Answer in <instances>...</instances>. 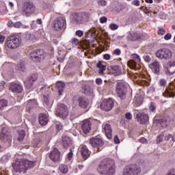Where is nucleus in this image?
I'll return each mask as SVG.
<instances>
[{"label": "nucleus", "mask_w": 175, "mask_h": 175, "mask_svg": "<svg viewBox=\"0 0 175 175\" xmlns=\"http://www.w3.org/2000/svg\"><path fill=\"white\" fill-rule=\"evenodd\" d=\"M125 118H126V120H132V114L129 112H127L126 114H125Z\"/></svg>", "instance_id": "obj_59"}, {"label": "nucleus", "mask_w": 175, "mask_h": 175, "mask_svg": "<svg viewBox=\"0 0 175 175\" xmlns=\"http://www.w3.org/2000/svg\"><path fill=\"white\" fill-rule=\"evenodd\" d=\"M35 10H36V8L33 5V3L29 2H25L23 7V11L28 14H32V13H35Z\"/></svg>", "instance_id": "obj_15"}, {"label": "nucleus", "mask_w": 175, "mask_h": 175, "mask_svg": "<svg viewBox=\"0 0 175 175\" xmlns=\"http://www.w3.org/2000/svg\"><path fill=\"white\" fill-rule=\"evenodd\" d=\"M56 116L65 120L69 116V109L68 107L64 103H59L57 105V108L56 110Z\"/></svg>", "instance_id": "obj_7"}, {"label": "nucleus", "mask_w": 175, "mask_h": 175, "mask_svg": "<svg viewBox=\"0 0 175 175\" xmlns=\"http://www.w3.org/2000/svg\"><path fill=\"white\" fill-rule=\"evenodd\" d=\"M150 68L154 70V73H159L161 65L159 62L154 61L150 64Z\"/></svg>", "instance_id": "obj_35"}, {"label": "nucleus", "mask_w": 175, "mask_h": 175, "mask_svg": "<svg viewBox=\"0 0 175 175\" xmlns=\"http://www.w3.org/2000/svg\"><path fill=\"white\" fill-rule=\"evenodd\" d=\"M114 142L116 143V144H119L120 143V138H118V135H116L113 138Z\"/></svg>", "instance_id": "obj_62"}, {"label": "nucleus", "mask_w": 175, "mask_h": 175, "mask_svg": "<svg viewBox=\"0 0 175 175\" xmlns=\"http://www.w3.org/2000/svg\"><path fill=\"white\" fill-rule=\"evenodd\" d=\"M163 140V134L160 135L159 137L157 138V143H161Z\"/></svg>", "instance_id": "obj_55"}, {"label": "nucleus", "mask_w": 175, "mask_h": 175, "mask_svg": "<svg viewBox=\"0 0 175 175\" xmlns=\"http://www.w3.org/2000/svg\"><path fill=\"white\" fill-rule=\"evenodd\" d=\"M91 125L92 123L90 120H85L83 121L81 124V129L85 135L89 133L90 131H91Z\"/></svg>", "instance_id": "obj_19"}, {"label": "nucleus", "mask_w": 175, "mask_h": 175, "mask_svg": "<svg viewBox=\"0 0 175 175\" xmlns=\"http://www.w3.org/2000/svg\"><path fill=\"white\" fill-rule=\"evenodd\" d=\"M163 96L165 98H173V96H175L174 90L169 88H166L165 91L163 93Z\"/></svg>", "instance_id": "obj_32"}, {"label": "nucleus", "mask_w": 175, "mask_h": 175, "mask_svg": "<svg viewBox=\"0 0 175 175\" xmlns=\"http://www.w3.org/2000/svg\"><path fill=\"white\" fill-rule=\"evenodd\" d=\"M127 39L131 42H137V40L142 39V34L137 32L129 33Z\"/></svg>", "instance_id": "obj_21"}, {"label": "nucleus", "mask_w": 175, "mask_h": 175, "mask_svg": "<svg viewBox=\"0 0 175 175\" xmlns=\"http://www.w3.org/2000/svg\"><path fill=\"white\" fill-rule=\"evenodd\" d=\"M90 17H91L90 12H81V23L85 24V23H88L90 21Z\"/></svg>", "instance_id": "obj_24"}, {"label": "nucleus", "mask_w": 175, "mask_h": 175, "mask_svg": "<svg viewBox=\"0 0 175 175\" xmlns=\"http://www.w3.org/2000/svg\"><path fill=\"white\" fill-rule=\"evenodd\" d=\"M8 88L12 92L16 94H21L23 92V85L20 82H11L9 84Z\"/></svg>", "instance_id": "obj_13"}, {"label": "nucleus", "mask_w": 175, "mask_h": 175, "mask_svg": "<svg viewBox=\"0 0 175 175\" xmlns=\"http://www.w3.org/2000/svg\"><path fill=\"white\" fill-rule=\"evenodd\" d=\"M150 117L148 114L143 112L142 113L137 114V121L142 125H146L148 122Z\"/></svg>", "instance_id": "obj_17"}, {"label": "nucleus", "mask_w": 175, "mask_h": 175, "mask_svg": "<svg viewBox=\"0 0 175 175\" xmlns=\"http://www.w3.org/2000/svg\"><path fill=\"white\" fill-rule=\"evenodd\" d=\"M103 83V81L102 80V79L98 78L96 79V84H97V85H102Z\"/></svg>", "instance_id": "obj_52"}, {"label": "nucleus", "mask_w": 175, "mask_h": 175, "mask_svg": "<svg viewBox=\"0 0 175 175\" xmlns=\"http://www.w3.org/2000/svg\"><path fill=\"white\" fill-rule=\"evenodd\" d=\"M39 123L40 125H47L49 122V118H47V115L44 113H40L39 115Z\"/></svg>", "instance_id": "obj_30"}, {"label": "nucleus", "mask_w": 175, "mask_h": 175, "mask_svg": "<svg viewBox=\"0 0 175 175\" xmlns=\"http://www.w3.org/2000/svg\"><path fill=\"white\" fill-rule=\"evenodd\" d=\"M156 109H157V107H155V103H151L149 107V110H150V111H154Z\"/></svg>", "instance_id": "obj_50"}, {"label": "nucleus", "mask_w": 175, "mask_h": 175, "mask_svg": "<svg viewBox=\"0 0 175 175\" xmlns=\"http://www.w3.org/2000/svg\"><path fill=\"white\" fill-rule=\"evenodd\" d=\"M109 28H110L112 31H116V29H118V25L112 23V24H111V25H109Z\"/></svg>", "instance_id": "obj_49"}, {"label": "nucleus", "mask_w": 175, "mask_h": 175, "mask_svg": "<svg viewBox=\"0 0 175 175\" xmlns=\"http://www.w3.org/2000/svg\"><path fill=\"white\" fill-rule=\"evenodd\" d=\"M175 72V64H170L169 67L167 68V73L168 75H174Z\"/></svg>", "instance_id": "obj_40"}, {"label": "nucleus", "mask_w": 175, "mask_h": 175, "mask_svg": "<svg viewBox=\"0 0 175 175\" xmlns=\"http://www.w3.org/2000/svg\"><path fill=\"white\" fill-rule=\"evenodd\" d=\"M157 35H161L163 36V35H165V33H166V31L162 27H157Z\"/></svg>", "instance_id": "obj_45"}, {"label": "nucleus", "mask_w": 175, "mask_h": 175, "mask_svg": "<svg viewBox=\"0 0 175 175\" xmlns=\"http://www.w3.org/2000/svg\"><path fill=\"white\" fill-rule=\"evenodd\" d=\"M103 131L105 132L107 139H109V140L113 138V131L111 130V126H110V124H103Z\"/></svg>", "instance_id": "obj_20"}, {"label": "nucleus", "mask_w": 175, "mask_h": 175, "mask_svg": "<svg viewBox=\"0 0 175 175\" xmlns=\"http://www.w3.org/2000/svg\"><path fill=\"white\" fill-rule=\"evenodd\" d=\"M166 84H167V81L165 79H161L159 81V85L161 88H165L166 87Z\"/></svg>", "instance_id": "obj_43"}, {"label": "nucleus", "mask_w": 175, "mask_h": 175, "mask_svg": "<svg viewBox=\"0 0 175 175\" xmlns=\"http://www.w3.org/2000/svg\"><path fill=\"white\" fill-rule=\"evenodd\" d=\"M66 25V19L63 16H59L53 21V29L55 31H62Z\"/></svg>", "instance_id": "obj_9"}, {"label": "nucleus", "mask_w": 175, "mask_h": 175, "mask_svg": "<svg viewBox=\"0 0 175 175\" xmlns=\"http://www.w3.org/2000/svg\"><path fill=\"white\" fill-rule=\"evenodd\" d=\"M29 58L33 62H40L44 59V51L43 49H36L29 53Z\"/></svg>", "instance_id": "obj_6"}, {"label": "nucleus", "mask_w": 175, "mask_h": 175, "mask_svg": "<svg viewBox=\"0 0 175 175\" xmlns=\"http://www.w3.org/2000/svg\"><path fill=\"white\" fill-rule=\"evenodd\" d=\"M0 139L4 143H6V142L10 143V142H12V135H10V133L8 131V130L3 129L1 132Z\"/></svg>", "instance_id": "obj_18"}, {"label": "nucleus", "mask_w": 175, "mask_h": 175, "mask_svg": "<svg viewBox=\"0 0 175 175\" xmlns=\"http://www.w3.org/2000/svg\"><path fill=\"white\" fill-rule=\"evenodd\" d=\"M159 124L161 125H163L165 126H170L172 125V122L173 120H170V118H167V119L162 118L158 120Z\"/></svg>", "instance_id": "obj_34"}, {"label": "nucleus", "mask_w": 175, "mask_h": 175, "mask_svg": "<svg viewBox=\"0 0 175 175\" xmlns=\"http://www.w3.org/2000/svg\"><path fill=\"white\" fill-rule=\"evenodd\" d=\"M44 105H46V106H50V96L44 95Z\"/></svg>", "instance_id": "obj_44"}, {"label": "nucleus", "mask_w": 175, "mask_h": 175, "mask_svg": "<svg viewBox=\"0 0 175 175\" xmlns=\"http://www.w3.org/2000/svg\"><path fill=\"white\" fill-rule=\"evenodd\" d=\"M70 43L72 44V46H77L80 42L77 38H72Z\"/></svg>", "instance_id": "obj_46"}, {"label": "nucleus", "mask_w": 175, "mask_h": 175, "mask_svg": "<svg viewBox=\"0 0 175 175\" xmlns=\"http://www.w3.org/2000/svg\"><path fill=\"white\" fill-rule=\"evenodd\" d=\"M98 173L103 175H114L116 173V163L109 158L100 161L96 167Z\"/></svg>", "instance_id": "obj_1"}, {"label": "nucleus", "mask_w": 175, "mask_h": 175, "mask_svg": "<svg viewBox=\"0 0 175 175\" xmlns=\"http://www.w3.org/2000/svg\"><path fill=\"white\" fill-rule=\"evenodd\" d=\"M165 40H170L172 39V34L170 33H167L165 36H164Z\"/></svg>", "instance_id": "obj_56"}, {"label": "nucleus", "mask_w": 175, "mask_h": 175, "mask_svg": "<svg viewBox=\"0 0 175 175\" xmlns=\"http://www.w3.org/2000/svg\"><path fill=\"white\" fill-rule=\"evenodd\" d=\"M18 70H21L22 72H24V70H25V66L24 65V64H18Z\"/></svg>", "instance_id": "obj_48"}, {"label": "nucleus", "mask_w": 175, "mask_h": 175, "mask_svg": "<svg viewBox=\"0 0 175 175\" xmlns=\"http://www.w3.org/2000/svg\"><path fill=\"white\" fill-rule=\"evenodd\" d=\"M23 163L25 169L26 170V173L28 169H32V167H34L35 165H36L35 161H31L29 160H23Z\"/></svg>", "instance_id": "obj_26"}, {"label": "nucleus", "mask_w": 175, "mask_h": 175, "mask_svg": "<svg viewBox=\"0 0 175 175\" xmlns=\"http://www.w3.org/2000/svg\"><path fill=\"white\" fill-rule=\"evenodd\" d=\"M43 137H44L43 133H41L38 134L32 142L33 147H38V146H39V144L42 143V142L43 141Z\"/></svg>", "instance_id": "obj_25"}, {"label": "nucleus", "mask_w": 175, "mask_h": 175, "mask_svg": "<svg viewBox=\"0 0 175 175\" xmlns=\"http://www.w3.org/2000/svg\"><path fill=\"white\" fill-rule=\"evenodd\" d=\"M80 152L81 153L82 155V158H83V159H88V158H90V150H88V148L87 147V146L85 145H83L81 147V150Z\"/></svg>", "instance_id": "obj_22"}, {"label": "nucleus", "mask_w": 175, "mask_h": 175, "mask_svg": "<svg viewBox=\"0 0 175 175\" xmlns=\"http://www.w3.org/2000/svg\"><path fill=\"white\" fill-rule=\"evenodd\" d=\"M25 137V131L22 130L21 131H18V135L17 137L18 142H19V143H21V142L24 140Z\"/></svg>", "instance_id": "obj_37"}, {"label": "nucleus", "mask_w": 175, "mask_h": 175, "mask_svg": "<svg viewBox=\"0 0 175 175\" xmlns=\"http://www.w3.org/2000/svg\"><path fill=\"white\" fill-rule=\"evenodd\" d=\"M70 18L72 23L75 24H81V12L75 14Z\"/></svg>", "instance_id": "obj_28"}, {"label": "nucleus", "mask_w": 175, "mask_h": 175, "mask_svg": "<svg viewBox=\"0 0 175 175\" xmlns=\"http://www.w3.org/2000/svg\"><path fill=\"white\" fill-rule=\"evenodd\" d=\"M8 100L3 98L0 100V110H2L4 107L8 106Z\"/></svg>", "instance_id": "obj_42"}, {"label": "nucleus", "mask_w": 175, "mask_h": 175, "mask_svg": "<svg viewBox=\"0 0 175 175\" xmlns=\"http://www.w3.org/2000/svg\"><path fill=\"white\" fill-rule=\"evenodd\" d=\"M56 90L59 92V95H62L64 90H65V83L62 81H58L56 84Z\"/></svg>", "instance_id": "obj_33"}, {"label": "nucleus", "mask_w": 175, "mask_h": 175, "mask_svg": "<svg viewBox=\"0 0 175 175\" xmlns=\"http://www.w3.org/2000/svg\"><path fill=\"white\" fill-rule=\"evenodd\" d=\"M107 3L106 2V1H105V0H100L99 1H98V5H101V6H106V4H107Z\"/></svg>", "instance_id": "obj_60"}, {"label": "nucleus", "mask_w": 175, "mask_h": 175, "mask_svg": "<svg viewBox=\"0 0 175 175\" xmlns=\"http://www.w3.org/2000/svg\"><path fill=\"white\" fill-rule=\"evenodd\" d=\"M12 167L13 175H23L27 173V170L25 169L23 159H16L15 162L12 163Z\"/></svg>", "instance_id": "obj_3"}, {"label": "nucleus", "mask_w": 175, "mask_h": 175, "mask_svg": "<svg viewBox=\"0 0 175 175\" xmlns=\"http://www.w3.org/2000/svg\"><path fill=\"white\" fill-rule=\"evenodd\" d=\"M32 109H33V102L32 100H29L27 106H26V111L27 113H31V110H32Z\"/></svg>", "instance_id": "obj_41"}, {"label": "nucleus", "mask_w": 175, "mask_h": 175, "mask_svg": "<svg viewBox=\"0 0 175 175\" xmlns=\"http://www.w3.org/2000/svg\"><path fill=\"white\" fill-rule=\"evenodd\" d=\"M38 79V75L37 73L32 74L31 76L27 77L26 81L25 82L26 88H27L28 90L32 88L33 87V83H35V81H36Z\"/></svg>", "instance_id": "obj_14"}, {"label": "nucleus", "mask_w": 175, "mask_h": 175, "mask_svg": "<svg viewBox=\"0 0 175 175\" xmlns=\"http://www.w3.org/2000/svg\"><path fill=\"white\" fill-rule=\"evenodd\" d=\"M100 107L104 111H110L114 107V100L111 98L105 99L101 103Z\"/></svg>", "instance_id": "obj_11"}, {"label": "nucleus", "mask_w": 175, "mask_h": 175, "mask_svg": "<svg viewBox=\"0 0 175 175\" xmlns=\"http://www.w3.org/2000/svg\"><path fill=\"white\" fill-rule=\"evenodd\" d=\"M20 44H21V40L20 36L17 35L9 36L5 42V46L8 49H11V50L20 47Z\"/></svg>", "instance_id": "obj_2"}, {"label": "nucleus", "mask_w": 175, "mask_h": 175, "mask_svg": "<svg viewBox=\"0 0 175 175\" xmlns=\"http://www.w3.org/2000/svg\"><path fill=\"white\" fill-rule=\"evenodd\" d=\"M103 58H104V59H107V61H109V59H110V58H111V56H110L109 54L107 53L103 55Z\"/></svg>", "instance_id": "obj_64"}, {"label": "nucleus", "mask_w": 175, "mask_h": 175, "mask_svg": "<svg viewBox=\"0 0 175 175\" xmlns=\"http://www.w3.org/2000/svg\"><path fill=\"white\" fill-rule=\"evenodd\" d=\"M132 57L133 59L128 62V66L130 68V69L139 70V69H140V64H139V62L141 61L140 56H139L137 54H133L132 55Z\"/></svg>", "instance_id": "obj_10"}, {"label": "nucleus", "mask_w": 175, "mask_h": 175, "mask_svg": "<svg viewBox=\"0 0 175 175\" xmlns=\"http://www.w3.org/2000/svg\"><path fill=\"white\" fill-rule=\"evenodd\" d=\"M79 106L81 107V109H87L88 107V105H90V102L88 100L84 97H79L78 98Z\"/></svg>", "instance_id": "obj_23"}, {"label": "nucleus", "mask_w": 175, "mask_h": 175, "mask_svg": "<svg viewBox=\"0 0 175 175\" xmlns=\"http://www.w3.org/2000/svg\"><path fill=\"white\" fill-rule=\"evenodd\" d=\"M76 35L77 36H79V38H81V36L84 35V33L81 30H78L76 31Z\"/></svg>", "instance_id": "obj_57"}, {"label": "nucleus", "mask_w": 175, "mask_h": 175, "mask_svg": "<svg viewBox=\"0 0 175 175\" xmlns=\"http://www.w3.org/2000/svg\"><path fill=\"white\" fill-rule=\"evenodd\" d=\"M155 55L159 59H170L173 57V53L170 49H161L156 52Z\"/></svg>", "instance_id": "obj_8"}, {"label": "nucleus", "mask_w": 175, "mask_h": 175, "mask_svg": "<svg viewBox=\"0 0 175 175\" xmlns=\"http://www.w3.org/2000/svg\"><path fill=\"white\" fill-rule=\"evenodd\" d=\"M5 38L6 37L5 36L0 35V43L1 44H3V43L5 42Z\"/></svg>", "instance_id": "obj_63"}, {"label": "nucleus", "mask_w": 175, "mask_h": 175, "mask_svg": "<svg viewBox=\"0 0 175 175\" xmlns=\"http://www.w3.org/2000/svg\"><path fill=\"white\" fill-rule=\"evenodd\" d=\"M97 68H98V69H99V70H98L99 75H103V72H105V70H106V66L103 65L101 62H99L97 64Z\"/></svg>", "instance_id": "obj_39"}, {"label": "nucleus", "mask_w": 175, "mask_h": 175, "mask_svg": "<svg viewBox=\"0 0 175 175\" xmlns=\"http://www.w3.org/2000/svg\"><path fill=\"white\" fill-rule=\"evenodd\" d=\"M113 54L114 55H121V49H116L113 50Z\"/></svg>", "instance_id": "obj_51"}, {"label": "nucleus", "mask_w": 175, "mask_h": 175, "mask_svg": "<svg viewBox=\"0 0 175 175\" xmlns=\"http://www.w3.org/2000/svg\"><path fill=\"white\" fill-rule=\"evenodd\" d=\"M62 123L59 122H57L55 124V128L57 129V131H58V132H59V131H61L62 129Z\"/></svg>", "instance_id": "obj_47"}, {"label": "nucleus", "mask_w": 175, "mask_h": 175, "mask_svg": "<svg viewBox=\"0 0 175 175\" xmlns=\"http://www.w3.org/2000/svg\"><path fill=\"white\" fill-rule=\"evenodd\" d=\"M68 161H72V158H73V152H72V149H70V152L67 155Z\"/></svg>", "instance_id": "obj_54"}, {"label": "nucleus", "mask_w": 175, "mask_h": 175, "mask_svg": "<svg viewBox=\"0 0 175 175\" xmlns=\"http://www.w3.org/2000/svg\"><path fill=\"white\" fill-rule=\"evenodd\" d=\"M90 144H91L92 147L97 148L96 152H99L102 151L100 147H103L105 142L100 138L92 137L90 139Z\"/></svg>", "instance_id": "obj_12"}, {"label": "nucleus", "mask_w": 175, "mask_h": 175, "mask_svg": "<svg viewBox=\"0 0 175 175\" xmlns=\"http://www.w3.org/2000/svg\"><path fill=\"white\" fill-rule=\"evenodd\" d=\"M109 73L113 76H118L121 75V68H120L119 66H113L111 67Z\"/></svg>", "instance_id": "obj_31"}, {"label": "nucleus", "mask_w": 175, "mask_h": 175, "mask_svg": "<svg viewBox=\"0 0 175 175\" xmlns=\"http://www.w3.org/2000/svg\"><path fill=\"white\" fill-rule=\"evenodd\" d=\"M144 58L146 62H150V61H151V57H150V55H146Z\"/></svg>", "instance_id": "obj_61"}, {"label": "nucleus", "mask_w": 175, "mask_h": 175, "mask_svg": "<svg viewBox=\"0 0 175 175\" xmlns=\"http://www.w3.org/2000/svg\"><path fill=\"white\" fill-rule=\"evenodd\" d=\"M132 5H134V6H140V1L134 0L132 1Z\"/></svg>", "instance_id": "obj_58"}, {"label": "nucleus", "mask_w": 175, "mask_h": 175, "mask_svg": "<svg viewBox=\"0 0 175 175\" xmlns=\"http://www.w3.org/2000/svg\"><path fill=\"white\" fill-rule=\"evenodd\" d=\"M116 92L118 98H120L121 100H124V99L126 98V93L128 92L126 85L123 82H118Z\"/></svg>", "instance_id": "obj_4"}, {"label": "nucleus", "mask_w": 175, "mask_h": 175, "mask_svg": "<svg viewBox=\"0 0 175 175\" xmlns=\"http://www.w3.org/2000/svg\"><path fill=\"white\" fill-rule=\"evenodd\" d=\"M12 158V155L10 153H7L4 154L1 159H0V163H6L10 161Z\"/></svg>", "instance_id": "obj_36"}, {"label": "nucleus", "mask_w": 175, "mask_h": 175, "mask_svg": "<svg viewBox=\"0 0 175 175\" xmlns=\"http://www.w3.org/2000/svg\"><path fill=\"white\" fill-rule=\"evenodd\" d=\"M100 23L101 24H105V23H107V18L106 16H103L100 18Z\"/></svg>", "instance_id": "obj_53"}, {"label": "nucleus", "mask_w": 175, "mask_h": 175, "mask_svg": "<svg viewBox=\"0 0 175 175\" xmlns=\"http://www.w3.org/2000/svg\"><path fill=\"white\" fill-rule=\"evenodd\" d=\"M51 160L53 162H59L61 161V152L55 148L49 155Z\"/></svg>", "instance_id": "obj_16"}, {"label": "nucleus", "mask_w": 175, "mask_h": 175, "mask_svg": "<svg viewBox=\"0 0 175 175\" xmlns=\"http://www.w3.org/2000/svg\"><path fill=\"white\" fill-rule=\"evenodd\" d=\"M62 146L64 148H69L72 146V139L69 137H62Z\"/></svg>", "instance_id": "obj_27"}, {"label": "nucleus", "mask_w": 175, "mask_h": 175, "mask_svg": "<svg viewBox=\"0 0 175 175\" xmlns=\"http://www.w3.org/2000/svg\"><path fill=\"white\" fill-rule=\"evenodd\" d=\"M142 173V168L137 165L126 166L123 169L124 175H139Z\"/></svg>", "instance_id": "obj_5"}, {"label": "nucleus", "mask_w": 175, "mask_h": 175, "mask_svg": "<svg viewBox=\"0 0 175 175\" xmlns=\"http://www.w3.org/2000/svg\"><path fill=\"white\" fill-rule=\"evenodd\" d=\"M59 170L61 172V173L66 174V173H67L68 171V165L66 164H60L59 165Z\"/></svg>", "instance_id": "obj_38"}, {"label": "nucleus", "mask_w": 175, "mask_h": 175, "mask_svg": "<svg viewBox=\"0 0 175 175\" xmlns=\"http://www.w3.org/2000/svg\"><path fill=\"white\" fill-rule=\"evenodd\" d=\"M114 87V82L111 81V80H105L104 81V85L103 88L105 91H110L113 90Z\"/></svg>", "instance_id": "obj_29"}]
</instances>
